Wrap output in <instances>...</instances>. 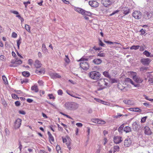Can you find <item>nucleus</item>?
Listing matches in <instances>:
<instances>
[{
	"instance_id": "obj_1",
	"label": "nucleus",
	"mask_w": 153,
	"mask_h": 153,
	"mask_svg": "<svg viewBox=\"0 0 153 153\" xmlns=\"http://www.w3.org/2000/svg\"><path fill=\"white\" fill-rule=\"evenodd\" d=\"M107 81L106 79H102L97 81V85L99 86L97 88V91L101 90L106 88L108 85V83L107 82Z\"/></svg>"
},
{
	"instance_id": "obj_2",
	"label": "nucleus",
	"mask_w": 153,
	"mask_h": 153,
	"mask_svg": "<svg viewBox=\"0 0 153 153\" xmlns=\"http://www.w3.org/2000/svg\"><path fill=\"white\" fill-rule=\"evenodd\" d=\"M100 73L97 71L91 72L89 74V77L94 80L100 78Z\"/></svg>"
},
{
	"instance_id": "obj_3",
	"label": "nucleus",
	"mask_w": 153,
	"mask_h": 153,
	"mask_svg": "<svg viewBox=\"0 0 153 153\" xmlns=\"http://www.w3.org/2000/svg\"><path fill=\"white\" fill-rule=\"evenodd\" d=\"M74 10L82 15L88 16H90L91 15V13L81 8L75 7L74 8Z\"/></svg>"
},
{
	"instance_id": "obj_4",
	"label": "nucleus",
	"mask_w": 153,
	"mask_h": 153,
	"mask_svg": "<svg viewBox=\"0 0 153 153\" xmlns=\"http://www.w3.org/2000/svg\"><path fill=\"white\" fill-rule=\"evenodd\" d=\"M130 74L132 76L133 79L136 82L138 83H141L143 81L142 79L138 76H136V73L134 72H131Z\"/></svg>"
},
{
	"instance_id": "obj_5",
	"label": "nucleus",
	"mask_w": 153,
	"mask_h": 153,
	"mask_svg": "<svg viewBox=\"0 0 153 153\" xmlns=\"http://www.w3.org/2000/svg\"><path fill=\"white\" fill-rule=\"evenodd\" d=\"M115 1L110 0H102V4L105 7H107L109 6L112 3H114Z\"/></svg>"
},
{
	"instance_id": "obj_6",
	"label": "nucleus",
	"mask_w": 153,
	"mask_h": 153,
	"mask_svg": "<svg viewBox=\"0 0 153 153\" xmlns=\"http://www.w3.org/2000/svg\"><path fill=\"white\" fill-rule=\"evenodd\" d=\"M81 68L84 70H87L89 68V66L88 63L86 62H81L80 63Z\"/></svg>"
},
{
	"instance_id": "obj_7",
	"label": "nucleus",
	"mask_w": 153,
	"mask_h": 153,
	"mask_svg": "<svg viewBox=\"0 0 153 153\" xmlns=\"http://www.w3.org/2000/svg\"><path fill=\"white\" fill-rule=\"evenodd\" d=\"M132 16L136 19H139L141 18L142 14L139 11H135L133 12Z\"/></svg>"
},
{
	"instance_id": "obj_8",
	"label": "nucleus",
	"mask_w": 153,
	"mask_h": 153,
	"mask_svg": "<svg viewBox=\"0 0 153 153\" xmlns=\"http://www.w3.org/2000/svg\"><path fill=\"white\" fill-rule=\"evenodd\" d=\"M151 61V60L148 58H143L141 59L140 62L144 65H148Z\"/></svg>"
},
{
	"instance_id": "obj_9",
	"label": "nucleus",
	"mask_w": 153,
	"mask_h": 153,
	"mask_svg": "<svg viewBox=\"0 0 153 153\" xmlns=\"http://www.w3.org/2000/svg\"><path fill=\"white\" fill-rule=\"evenodd\" d=\"M132 144L131 140L128 137L124 141V146L126 147H128L130 146Z\"/></svg>"
},
{
	"instance_id": "obj_10",
	"label": "nucleus",
	"mask_w": 153,
	"mask_h": 153,
	"mask_svg": "<svg viewBox=\"0 0 153 153\" xmlns=\"http://www.w3.org/2000/svg\"><path fill=\"white\" fill-rule=\"evenodd\" d=\"M22 120L19 118L17 119L14 123V127L15 128L17 129L20 126L21 124Z\"/></svg>"
},
{
	"instance_id": "obj_11",
	"label": "nucleus",
	"mask_w": 153,
	"mask_h": 153,
	"mask_svg": "<svg viewBox=\"0 0 153 153\" xmlns=\"http://www.w3.org/2000/svg\"><path fill=\"white\" fill-rule=\"evenodd\" d=\"M143 130L144 131V133L146 135H150L152 133L150 128L147 126H145Z\"/></svg>"
},
{
	"instance_id": "obj_12",
	"label": "nucleus",
	"mask_w": 153,
	"mask_h": 153,
	"mask_svg": "<svg viewBox=\"0 0 153 153\" xmlns=\"http://www.w3.org/2000/svg\"><path fill=\"white\" fill-rule=\"evenodd\" d=\"M89 4L91 7H97L99 6L98 3L95 1H89Z\"/></svg>"
},
{
	"instance_id": "obj_13",
	"label": "nucleus",
	"mask_w": 153,
	"mask_h": 153,
	"mask_svg": "<svg viewBox=\"0 0 153 153\" xmlns=\"http://www.w3.org/2000/svg\"><path fill=\"white\" fill-rule=\"evenodd\" d=\"M50 76L51 78L53 79H55L56 78H60L61 76L56 73H50Z\"/></svg>"
},
{
	"instance_id": "obj_14",
	"label": "nucleus",
	"mask_w": 153,
	"mask_h": 153,
	"mask_svg": "<svg viewBox=\"0 0 153 153\" xmlns=\"http://www.w3.org/2000/svg\"><path fill=\"white\" fill-rule=\"evenodd\" d=\"M121 138H122L120 137L116 136L114 138V142L116 144H118L122 141Z\"/></svg>"
},
{
	"instance_id": "obj_15",
	"label": "nucleus",
	"mask_w": 153,
	"mask_h": 153,
	"mask_svg": "<svg viewBox=\"0 0 153 153\" xmlns=\"http://www.w3.org/2000/svg\"><path fill=\"white\" fill-rule=\"evenodd\" d=\"M123 102L126 104L129 105H133L134 103L133 100H124Z\"/></svg>"
},
{
	"instance_id": "obj_16",
	"label": "nucleus",
	"mask_w": 153,
	"mask_h": 153,
	"mask_svg": "<svg viewBox=\"0 0 153 153\" xmlns=\"http://www.w3.org/2000/svg\"><path fill=\"white\" fill-rule=\"evenodd\" d=\"M34 65L36 68H39L41 66L42 64L40 61L37 59L35 60Z\"/></svg>"
},
{
	"instance_id": "obj_17",
	"label": "nucleus",
	"mask_w": 153,
	"mask_h": 153,
	"mask_svg": "<svg viewBox=\"0 0 153 153\" xmlns=\"http://www.w3.org/2000/svg\"><path fill=\"white\" fill-rule=\"evenodd\" d=\"M71 108L70 110H74L76 108L78 107V105L77 103L73 102L71 103Z\"/></svg>"
},
{
	"instance_id": "obj_18",
	"label": "nucleus",
	"mask_w": 153,
	"mask_h": 153,
	"mask_svg": "<svg viewBox=\"0 0 153 153\" xmlns=\"http://www.w3.org/2000/svg\"><path fill=\"white\" fill-rule=\"evenodd\" d=\"M102 61L100 59H95L93 60V62L95 64L98 65L101 63Z\"/></svg>"
},
{
	"instance_id": "obj_19",
	"label": "nucleus",
	"mask_w": 153,
	"mask_h": 153,
	"mask_svg": "<svg viewBox=\"0 0 153 153\" xmlns=\"http://www.w3.org/2000/svg\"><path fill=\"white\" fill-rule=\"evenodd\" d=\"M132 127L133 129L135 131L137 130L138 127V125L137 124L136 122H135L132 124Z\"/></svg>"
},
{
	"instance_id": "obj_20",
	"label": "nucleus",
	"mask_w": 153,
	"mask_h": 153,
	"mask_svg": "<svg viewBox=\"0 0 153 153\" xmlns=\"http://www.w3.org/2000/svg\"><path fill=\"white\" fill-rule=\"evenodd\" d=\"M123 130L124 131L126 132V133H128L129 132H131V128L129 127L128 126H126L124 128Z\"/></svg>"
},
{
	"instance_id": "obj_21",
	"label": "nucleus",
	"mask_w": 153,
	"mask_h": 153,
	"mask_svg": "<svg viewBox=\"0 0 153 153\" xmlns=\"http://www.w3.org/2000/svg\"><path fill=\"white\" fill-rule=\"evenodd\" d=\"M71 103L69 102H68L66 103L65 104V107L67 109L70 110L71 108Z\"/></svg>"
},
{
	"instance_id": "obj_22",
	"label": "nucleus",
	"mask_w": 153,
	"mask_h": 153,
	"mask_svg": "<svg viewBox=\"0 0 153 153\" xmlns=\"http://www.w3.org/2000/svg\"><path fill=\"white\" fill-rule=\"evenodd\" d=\"M48 134L49 136V140L50 141H51L52 142H53L54 141V138L50 132L49 131H48Z\"/></svg>"
},
{
	"instance_id": "obj_23",
	"label": "nucleus",
	"mask_w": 153,
	"mask_h": 153,
	"mask_svg": "<svg viewBox=\"0 0 153 153\" xmlns=\"http://www.w3.org/2000/svg\"><path fill=\"white\" fill-rule=\"evenodd\" d=\"M31 89L34 91L35 92H38L39 89L38 87L36 85H34L32 86L31 88Z\"/></svg>"
},
{
	"instance_id": "obj_24",
	"label": "nucleus",
	"mask_w": 153,
	"mask_h": 153,
	"mask_svg": "<svg viewBox=\"0 0 153 153\" xmlns=\"http://www.w3.org/2000/svg\"><path fill=\"white\" fill-rule=\"evenodd\" d=\"M42 50L44 53H46L48 52V49L46 47L45 44H43L42 45Z\"/></svg>"
},
{
	"instance_id": "obj_25",
	"label": "nucleus",
	"mask_w": 153,
	"mask_h": 153,
	"mask_svg": "<svg viewBox=\"0 0 153 153\" xmlns=\"http://www.w3.org/2000/svg\"><path fill=\"white\" fill-rule=\"evenodd\" d=\"M22 74L25 77H28L30 75L29 72L27 71H24L22 72Z\"/></svg>"
},
{
	"instance_id": "obj_26",
	"label": "nucleus",
	"mask_w": 153,
	"mask_h": 153,
	"mask_svg": "<svg viewBox=\"0 0 153 153\" xmlns=\"http://www.w3.org/2000/svg\"><path fill=\"white\" fill-rule=\"evenodd\" d=\"M129 10L128 8H126L123 10V13L126 15L128 14L129 13Z\"/></svg>"
},
{
	"instance_id": "obj_27",
	"label": "nucleus",
	"mask_w": 153,
	"mask_h": 153,
	"mask_svg": "<svg viewBox=\"0 0 153 153\" xmlns=\"http://www.w3.org/2000/svg\"><path fill=\"white\" fill-rule=\"evenodd\" d=\"M70 144L71 142L70 141V139L69 138H68V140L66 143V144L67 145V147L69 150H70L71 149V147L70 146Z\"/></svg>"
},
{
	"instance_id": "obj_28",
	"label": "nucleus",
	"mask_w": 153,
	"mask_h": 153,
	"mask_svg": "<svg viewBox=\"0 0 153 153\" xmlns=\"http://www.w3.org/2000/svg\"><path fill=\"white\" fill-rule=\"evenodd\" d=\"M36 73L37 74H38L39 73L40 74H44L45 73V71L44 69H41L39 71L38 70H36Z\"/></svg>"
},
{
	"instance_id": "obj_29",
	"label": "nucleus",
	"mask_w": 153,
	"mask_h": 153,
	"mask_svg": "<svg viewBox=\"0 0 153 153\" xmlns=\"http://www.w3.org/2000/svg\"><path fill=\"white\" fill-rule=\"evenodd\" d=\"M114 150L113 152L114 153L116 151L118 152L119 151L120 148L118 146H115L114 147Z\"/></svg>"
},
{
	"instance_id": "obj_30",
	"label": "nucleus",
	"mask_w": 153,
	"mask_h": 153,
	"mask_svg": "<svg viewBox=\"0 0 153 153\" xmlns=\"http://www.w3.org/2000/svg\"><path fill=\"white\" fill-rule=\"evenodd\" d=\"M103 75L105 77L111 78V76L109 74L108 72L104 71L103 73Z\"/></svg>"
},
{
	"instance_id": "obj_31",
	"label": "nucleus",
	"mask_w": 153,
	"mask_h": 153,
	"mask_svg": "<svg viewBox=\"0 0 153 153\" xmlns=\"http://www.w3.org/2000/svg\"><path fill=\"white\" fill-rule=\"evenodd\" d=\"M124 127V124L121 125L118 128V131L120 133H122V131L123 129V128Z\"/></svg>"
},
{
	"instance_id": "obj_32",
	"label": "nucleus",
	"mask_w": 153,
	"mask_h": 153,
	"mask_svg": "<svg viewBox=\"0 0 153 153\" xmlns=\"http://www.w3.org/2000/svg\"><path fill=\"white\" fill-rule=\"evenodd\" d=\"M105 56V54L102 53V51H100L97 54V56L100 57H104Z\"/></svg>"
},
{
	"instance_id": "obj_33",
	"label": "nucleus",
	"mask_w": 153,
	"mask_h": 153,
	"mask_svg": "<svg viewBox=\"0 0 153 153\" xmlns=\"http://www.w3.org/2000/svg\"><path fill=\"white\" fill-rule=\"evenodd\" d=\"M143 54L146 55L147 57H149L150 56V53L146 50L143 52Z\"/></svg>"
},
{
	"instance_id": "obj_34",
	"label": "nucleus",
	"mask_w": 153,
	"mask_h": 153,
	"mask_svg": "<svg viewBox=\"0 0 153 153\" xmlns=\"http://www.w3.org/2000/svg\"><path fill=\"white\" fill-rule=\"evenodd\" d=\"M65 58L64 59V60L66 62L69 63L70 62V60L68 57V55H65Z\"/></svg>"
},
{
	"instance_id": "obj_35",
	"label": "nucleus",
	"mask_w": 153,
	"mask_h": 153,
	"mask_svg": "<svg viewBox=\"0 0 153 153\" xmlns=\"http://www.w3.org/2000/svg\"><path fill=\"white\" fill-rule=\"evenodd\" d=\"M140 47V46L139 45H133L130 48V49L137 50Z\"/></svg>"
},
{
	"instance_id": "obj_36",
	"label": "nucleus",
	"mask_w": 153,
	"mask_h": 153,
	"mask_svg": "<svg viewBox=\"0 0 153 153\" xmlns=\"http://www.w3.org/2000/svg\"><path fill=\"white\" fill-rule=\"evenodd\" d=\"M25 28L28 32H30V27L29 25H26L25 26Z\"/></svg>"
},
{
	"instance_id": "obj_37",
	"label": "nucleus",
	"mask_w": 153,
	"mask_h": 153,
	"mask_svg": "<svg viewBox=\"0 0 153 153\" xmlns=\"http://www.w3.org/2000/svg\"><path fill=\"white\" fill-rule=\"evenodd\" d=\"M105 123V122L104 121L102 120H99L98 119L97 124H104Z\"/></svg>"
},
{
	"instance_id": "obj_38",
	"label": "nucleus",
	"mask_w": 153,
	"mask_h": 153,
	"mask_svg": "<svg viewBox=\"0 0 153 153\" xmlns=\"http://www.w3.org/2000/svg\"><path fill=\"white\" fill-rule=\"evenodd\" d=\"M2 78L5 83H7L8 82H7V78L4 75H3L2 76Z\"/></svg>"
},
{
	"instance_id": "obj_39",
	"label": "nucleus",
	"mask_w": 153,
	"mask_h": 153,
	"mask_svg": "<svg viewBox=\"0 0 153 153\" xmlns=\"http://www.w3.org/2000/svg\"><path fill=\"white\" fill-rule=\"evenodd\" d=\"M143 97H144L145 99H146V100L150 101L152 102H153V99H150L148 97L145 95H143Z\"/></svg>"
},
{
	"instance_id": "obj_40",
	"label": "nucleus",
	"mask_w": 153,
	"mask_h": 153,
	"mask_svg": "<svg viewBox=\"0 0 153 153\" xmlns=\"http://www.w3.org/2000/svg\"><path fill=\"white\" fill-rule=\"evenodd\" d=\"M16 64L17 65H20L22 63V62L21 60H16Z\"/></svg>"
},
{
	"instance_id": "obj_41",
	"label": "nucleus",
	"mask_w": 153,
	"mask_h": 153,
	"mask_svg": "<svg viewBox=\"0 0 153 153\" xmlns=\"http://www.w3.org/2000/svg\"><path fill=\"white\" fill-rule=\"evenodd\" d=\"M88 59H86L84 57H82L78 61H82V62H83V61L85 62V61H88Z\"/></svg>"
},
{
	"instance_id": "obj_42",
	"label": "nucleus",
	"mask_w": 153,
	"mask_h": 153,
	"mask_svg": "<svg viewBox=\"0 0 153 153\" xmlns=\"http://www.w3.org/2000/svg\"><path fill=\"white\" fill-rule=\"evenodd\" d=\"M16 17H18L19 19H20L21 20V22L22 23L24 21V19H23V18L20 15H16Z\"/></svg>"
},
{
	"instance_id": "obj_43",
	"label": "nucleus",
	"mask_w": 153,
	"mask_h": 153,
	"mask_svg": "<svg viewBox=\"0 0 153 153\" xmlns=\"http://www.w3.org/2000/svg\"><path fill=\"white\" fill-rule=\"evenodd\" d=\"M21 38H20L17 41V45L19 49V45L21 43Z\"/></svg>"
},
{
	"instance_id": "obj_44",
	"label": "nucleus",
	"mask_w": 153,
	"mask_h": 153,
	"mask_svg": "<svg viewBox=\"0 0 153 153\" xmlns=\"http://www.w3.org/2000/svg\"><path fill=\"white\" fill-rule=\"evenodd\" d=\"M33 60L32 59H30L28 60V64L30 65H32L33 63Z\"/></svg>"
},
{
	"instance_id": "obj_45",
	"label": "nucleus",
	"mask_w": 153,
	"mask_h": 153,
	"mask_svg": "<svg viewBox=\"0 0 153 153\" xmlns=\"http://www.w3.org/2000/svg\"><path fill=\"white\" fill-rule=\"evenodd\" d=\"M24 4L25 5V7L27 8V5L30 4V2L29 1H28L27 2H23Z\"/></svg>"
},
{
	"instance_id": "obj_46",
	"label": "nucleus",
	"mask_w": 153,
	"mask_h": 153,
	"mask_svg": "<svg viewBox=\"0 0 153 153\" xmlns=\"http://www.w3.org/2000/svg\"><path fill=\"white\" fill-rule=\"evenodd\" d=\"M134 109H135V110H134V111H136V112H141L142 111V110L141 109H140V108H134Z\"/></svg>"
},
{
	"instance_id": "obj_47",
	"label": "nucleus",
	"mask_w": 153,
	"mask_h": 153,
	"mask_svg": "<svg viewBox=\"0 0 153 153\" xmlns=\"http://www.w3.org/2000/svg\"><path fill=\"white\" fill-rule=\"evenodd\" d=\"M48 97H49V99H55V97L53 96V95L52 94H49L48 95Z\"/></svg>"
},
{
	"instance_id": "obj_48",
	"label": "nucleus",
	"mask_w": 153,
	"mask_h": 153,
	"mask_svg": "<svg viewBox=\"0 0 153 153\" xmlns=\"http://www.w3.org/2000/svg\"><path fill=\"white\" fill-rule=\"evenodd\" d=\"M99 45H100L101 46H103V47H104L105 46V45L102 42V41L100 40V39H99Z\"/></svg>"
},
{
	"instance_id": "obj_49",
	"label": "nucleus",
	"mask_w": 153,
	"mask_h": 153,
	"mask_svg": "<svg viewBox=\"0 0 153 153\" xmlns=\"http://www.w3.org/2000/svg\"><path fill=\"white\" fill-rule=\"evenodd\" d=\"M110 80L111 82L112 83H116L117 82V80L116 79H111Z\"/></svg>"
},
{
	"instance_id": "obj_50",
	"label": "nucleus",
	"mask_w": 153,
	"mask_h": 153,
	"mask_svg": "<svg viewBox=\"0 0 153 153\" xmlns=\"http://www.w3.org/2000/svg\"><path fill=\"white\" fill-rule=\"evenodd\" d=\"M58 95H62L63 94V92L62 90L59 89L57 91Z\"/></svg>"
},
{
	"instance_id": "obj_51",
	"label": "nucleus",
	"mask_w": 153,
	"mask_h": 153,
	"mask_svg": "<svg viewBox=\"0 0 153 153\" xmlns=\"http://www.w3.org/2000/svg\"><path fill=\"white\" fill-rule=\"evenodd\" d=\"M147 68L145 67H141L140 68V71H144L146 70Z\"/></svg>"
},
{
	"instance_id": "obj_52",
	"label": "nucleus",
	"mask_w": 153,
	"mask_h": 153,
	"mask_svg": "<svg viewBox=\"0 0 153 153\" xmlns=\"http://www.w3.org/2000/svg\"><path fill=\"white\" fill-rule=\"evenodd\" d=\"M146 117H144L141 119V122L142 123H143L145 122L146 120Z\"/></svg>"
},
{
	"instance_id": "obj_53",
	"label": "nucleus",
	"mask_w": 153,
	"mask_h": 153,
	"mask_svg": "<svg viewBox=\"0 0 153 153\" xmlns=\"http://www.w3.org/2000/svg\"><path fill=\"white\" fill-rule=\"evenodd\" d=\"M15 105L17 106H19L20 105V103L19 101H16L15 102Z\"/></svg>"
},
{
	"instance_id": "obj_54",
	"label": "nucleus",
	"mask_w": 153,
	"mask_h": 153,
	"mask_svg": "<svg viewBox=\"0 0 153 153\" xmlns=\"http://www.w3.org/2000/svg\"><path fill=\"white\" fill-rule=\"evenodd\" d=\"M17 34L15 32H13L12 34V37L15 38L17 37Z\"/></svg>"
},
{
	"instance_id": "obj_55",
	"label": "nucleus",
	"mask_w": 153,
	"mask_h": 153,
	"mask_svg": "<svg viewBox=\"0 0 153 153\" xmlns=\"http://www.w3.org/2000/svg\"><path fill=\"white\" fill-rule=\"evenodd\" d=\"M19 112L20 114L23 115H25V111L23 110H20Z\"/></svg>"
},
{
	"instance_id": "obj_56",
	"label": "nucleus",
	"mask_w": 153,
	"mask_h": 153,
	"mask_svg": "<svg viewBox=\"0 0 153 153\" xmlns=\"http://www.w3.org/2000/svg\"><path fill=\"white\" fill-rule=\"evenodd\" d=\"M148 82L149 83H152L153 82V79L150 77V78L149 79Z\"/></svg>"
},
{
	"instance_id": "obj_57",
	"label": "nucleus",
	"mask_w": 153,
	"mask_h": 153,
	"mask_svg": "<svg viewBox=\"0 0 153 153\" xmlns=\"http://www.w3.org/2000/svg\"><path fill=\"white\" fill-rule=\"evenodd\" d=\"M119 11V10H116L114 11V12H113L111 14H110V16H111L115 14L116 13H118Z\"/></svg>"
},
{
	"instance_id": "obj_58",
	"label": "nucleus",
	"mask_w": 153,
	"mask_h": 153,
	"mask_svg": "<svg viewBox=\"0 0 153 153\" xmlns=\"http://www.w3.org/2000/svg\"><path fill=\"white\" fill-rule=\"evenodd\" d=\"M19 149H20V152H21V150H22V145L21 144V143L20 142H19Z\"/></svg>"
},
{
	"instance_id": "obj_59",
	"label": "nucleus",
	"mask_w": 153,
	"mask_h": 153,
	"mask_svg": "<svg viewBox=\"0 0 153 153\" xmlns=\"http://www.w3.org/2000/svg\"><path fill=\"white\" fill-rule=\"evenodd\" d=\"M91 120L92 122H93L95 123H97V121H98L97 119H92Z\"/></svg>"
},
{
	"instance_id": "obj_60",
	"label": "nucleus",
	"mask_w": 153,
	"mask_h": 153,
	"mask_svg": "<svg viewBox=\"0 0 153 153\" xmlns=\"http://www.w3.org/2000/svg\"><path fill=\"white\" fill-rule=\"evenodd\" d=\"M76 125L79 127H82V124L81 123H77Z\"/></svg>"
},
{
	"instance_id": "obj_61",
	"label": "nucleus",
	"mask_w": 153,
	"mask_h": 153,
	"mask_svg": "<svg viewBox=\"0 0 153 153\" xmlns=\"http://www.w3.org/2000/svg\"><path fill=\"white\" fill-rule=\"evenodd\" d=\"M104 42L106 43L109 44L110 45L113 44H114V43L113 42H110V41H105Z\"/></svg>"
},
{
	"instance_id": "obj_62",
	"label": "nucleus",
	"mask_w": 153,
	"mask_h": 153,
	"mask_svg": "<svg viewBox=\"0 0 153 153\" xmlns=\"http://www.w3.org/2000/svg\"><path fill=\"white\" fill-rule=\"evenodd\" d=\"M141 33V34L143 35L145 33V31L143 29H142L140 31Z\"/></svg>"
},
{
	"instance_id": "obj_63",
	"label": "nucleus",
	"mask_w": 153,
	"mask_h": 153,
	"mask_svg": "<svg viewBox=\"0 0 153 153\" xmlns=\"http://www.w3.org/2000/svg\"><path fill=\"white\" fill-rule=\"evenodd\" d=\"M131 79L129 78H127L126 79L125 81L127 82H130Z\"/></svg>"
},
{
	"instance_id": "obj_64",
	"label": "nucleus",
	"mask_w": 153,
	"mask_h": 153,
	"mask_svg": "<svg viewBox=\"0 0 153 153\" xmlns=\"http://www.w3.org/2000/svg\"><path fill=\"white\" fill-rule=\"evenodd\" d=\"M38 82L40 85H43V82L42 80H39Z\"/></svg>"
}]
</instances>
